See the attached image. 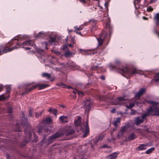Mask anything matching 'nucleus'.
<instances>
[{
    "label": "nucleus",
    "instance_id": "nucleus-62",
    "mask_svg": "<svg viewBox=\"0 0 159 159\" xmlns=\"http://www.w3.org/2000/svg\"><path fill=\"white\" fill-rule=\"evenodd\" d=\"M115 109H112V110H111V112L113 113L115 111Z\"/></svg>",
    "mask_w": 159,
    "mask_h": 159
},
{
    "label": "nucleus",
    "instance_id": "nucleus-46",
    "mask_svg": "<svg viewBox=\"0 0 159 159\" xmlns=\"http://www.w3.org/2000/svg\"><path fill=\"white\" fill-rule=\"evenodd\" d=\"M107 16L108 14H106V15H105V16L103 17L104 19H103V20H106V19H108V17Z\"/></svg>",
    "mask_w": 159,
    "mask_h": 159
},
{
    "label": "nucleus",
    "instance_id": "nucleus-45",
    "mask_svg": "<svg viewBox=\"0 0 159 159\" xmlns=\"http://www.w3.org/2000/svg\"><path fill=\"white\" fill-rule=\"evenodd\" d=\"M153 10V8L150 7H148L147 9V11H152Z\"/></svg>",
    "mask_w": 159,
    "mask_h": 159
},
{
    "label": "nucleus",
    "instance_id": "nucleus-28",
    "mask_svg": "<svg viewBox=\"0 0 159 159\" xmlns=\"http://www.w3.org/2000/svg\"><path fill=\"white\" fill-rule=\"evenodd\" d=\"M42 75L43 77H45L48 79H49L51 77V75L47 73H43Z\"/></svg>",
    "mask_w": 159,
    "mask_h": 159
},
{
    "label": "nucleus",
    "instance_id": "nucleus-3",
    "mask_svg": "<svg viewBox=\"0 0 159 159\" xmlns=\"http://www.w3.org/2000/svg\"><path fill=\"white\" fill-rule=\"evenodd\" d=\"M128 103L126 105V107L128 108H130L134 106V102L129 101V100L125 99L124 97H119L115 101H113L111 102L112 105H121L126 102Z\"/></svg>",
    "mask_w": 159,
    "mask_h": 159
},
{
    "label": "nucleus",
    "instance_id": "nucleus-14",
    "mask_svg": "<svg viewBox=\"0 0 159 159\" xmlns=\"http://www.w3.org/2000/svg\"><path fill=\"white\" fill-rule=\"evenodd\" d=\"M48 85H40L39 84H38L34 86H33V88L30 89V91H31L33 89H34L37 87H39V89H42L45 88L46 87L48 86Z\"/></svg>",
    "mask_w": 159,
    "mask_h": 159
},
{
    "label": "nucleus",
    "instance_id": "nucleus-61",
    "mask_svg": "<svg viewBox=\"0 0 159 159\" xmlns=\"http://www.w3.org/2000/svg\"><path fill=\"white\" fill-rule=\"evenodd\" d=\"M143 18L144 20H147V18H146V17H144V16H143Z\"/></svg>",
    "mask_w": 159,
    "mask_h": 159
},
{
    "label": "nucleus",
    "instance_id": "nucleus-26",
    "mask_svg": "<svg viewBox=\"0 0 159 159\" xmlns=\"http://www.w3.org/2000/svg\"><path fill=\"white\" fill-rule=\"evenodd\" d=\"M154 80L157 82L159 81V73L155 75Z\"/></svg>",
    "mask_w": 159,
    "mask_h": 159
},
{
    "label": "nucleus",
    "instance_id": "nucleus-50",
    "mask_svg": "<svg viewBox=\"0 0 159 159\" xmlns=\"http://www.w3.org/2000/svg\"><path fill=\"white\" fill-rule=\"evenodd\" d=\"M71 43L73 44H75L74 39L73 38H71Z\"/></svg>",
    "mask_w": 159,
    "mask_h": 159
},
{
    "label": "nucleus",
    "instance_id": "nucleus-38",
    "mask_svg": "<svg viewBox=\"0 0 159 159\" xmlns=\"http://www.w3.org/2000/svg\"><path fill=\"white\" fill-rule=\"evenodd\" d=\"M121 63L120 61L118 59H116L115 61V64L116 65H119Z\"/></svg>",
    "mask_w": 159,
    "mask_h": 159
},
{
    "label": "nucleus",
    "instance_id": "nucleus-40",
    "mask_svg": "<svg viewBox=\"0 0 159 159\" xmlns=\"http://www.w3.org/2000/svg\"><path fill=\"white\" fill-rule=\"evenodd\" d=\"M51 51L52 52H53L55 53L57 55H59L60 54V52L59 51H54L52 50Z\"/></svg>",
    "mask_w": 159,
    "mask_h": 159
},
{
    "label": "nucleus",
    "instance_id": "nucleus-51",
    "mask_svg": "<svg viewBox=\"0 0 159 159\" xmlns=\"http://www.w3.org/2000/svg\"><path fill=\"white\" fill-rule=\"evenodd\" d=\"M34 142H37V136L36 135H34Z\"/></svg>",
    "mask_w": 159,
    "mask_h": 159
},
{
    "label": "nucleus",
    "instance_id": "nucleus-31",
    "mask_svg": "<svg viewBox=\"0 0 159 159\" xmlns=\"http://www.w3.org/2000/svg\"><path fill=\"white\" fill-rule=\"evenodd\" d=\"M72 53H71L69 51H67L65 53V56L66 57H70V56L72 55Z\"/></svg>",
    "mask_w": 159,
    "mask_h": 159
},
{
    "label": "nucleus",
    "instance_id": "nucleus-9",
    "mask_svg": "<svg viewBox=\"0 0 159 159\" xmlns=\"http://www.w3.org/2000/svg\"><path fill=\"white\" fill-rule=\"evenodd\" d=\"M81 129L82 130H85L84 133V135H82L83 137L84 138L86 137L88 134L89 132V129L88 125V121H87L85 124L84 125V126L82 127H81Z\"/></svg>",
    "mask_w": 159,
    "mask_h": 159
},
{
    "label": "nucleus",
    "instance_id": "nucleus-10",
    "mask_svg": "<svg viewBox=\"0 0 159 159\" xmlns=\"http://www.w3.org/2000/svg\"><path fill=\"white\" fill-rule=\"evenodd\" d=\"M104 33H102L101 34L99 38H97V40L98 42V46H101L103 43V41L105 38L106 37V36Z\"/></svg>",
    "mask_w": 159,
    "mask_h": 159
},
{
    "label": "nucleus",
    "instance_id": "nucleus-34",
    "mask_svg": "<svg viewBox=\"0 0 159 159\" xmlns=\"http://www.w3.org/2000/svg\"><path fill=\"white\" fill-rule=\"evenodd\" d=\"M103 138V136H98L95 138L96 139H97V141H100L102 140Z\"/></svg>",
    "mask_w": 159,
    "mask_h": 159
},
{
    "label": "nucleus",
    "instance_id": "nucleus-49",
    "mask_svg": "<svg viewBox=\"0 0 159 159\" xmlns=\"http://www.w3.org/2000/svg\"><path fill=\"white\" fill-rule=\"evenodd\" d=\"M79 51H83L84 53L87 52L88 51V50H83L82 49H80L79 50Z\"/></svg>",
    "mask_w": 159,
    "mask_h": 159
},
{
    "label": "nucleus",
    "instance_id": "nucleus-43",
    "mask_svg": "<svg viewBox=\"0 0 159 159\" xmlns=\"http://www.w3.org/2000/svg\"><path fill=\"white\" fill-rule=\"evenodd\" d=\"M33 110L31 108H30L29 111V115L30 117L32 116V112Z\"/></svg>",
    "mask_w": 159,
    "mask_h": 159
},
{
    "label": "nucleus",
    "instance_id": "nucleus-2",
    "mask_svg": "<svg viewBox=\"0 0 159 159\" xmlns=\"http://www.w3.org/2000/svg\"><path fill=\"white\" fill-rule=\"evenodd\" d=\"M17 45L20 47L25 48L26 50L31 49L33 52L37 51L38 52L40 53H42L43 52V50H40L37 48L33 41L31 40L26 41L20 45L17 43Z\"/></svg>",
    "mask_w": 159,
    "mask_h": 159
},
{
    "label": "nucleus",
    "instance_id": "nucleus-8",
    "mask_svg": "<svg viewBox=\"0 0 159 159\" xmlns=\"http://www.w3.org/2000/svg\"><path fill=\"white\" fill-rule=\"evenodd\" d=\"M92 103L89 100H85L83 103V108H85V111L88 112L90 110Z\"/></svg>",
    "mask_w": 159,
    "mask_h": 159
},
{
    "label": "nucleus",
    "instance_id": "nucleus-57",
    "mask_svg": "<svg viewBox=\"0 0 159 159\" xmlns=\"http://www.w3.org/2000/svg\"><path fill=\"white\" fill-rule=\"evenodd\" d=\"M76 33L77 34H80V35H81V33L80 32H77V31H76Z\"/></svg>",
    "mask_w": 159,
    "mask_h": 159
},
{
    "label": "nucleus",
    "instance_id": "nucleus-7",
    "mask_svg": "<svg viewBox=\"0 0 159 159\" xmlns=\"http://www.w3.org/2000/svg\"><path fill=\"white\" fill-rule=\"evenodd\" d=\"M129 127V125L127 124L125 125L122 127L120 130L119 132L117 135V137L118 139H120L123 135L124 133L126 131L127 129Z\"/></svg>",
    "mask_w": 159,
    "mask_h": 159
},
{
    "label": "nucleus",
    "instance_id": "nucleus-18",
    "mask_svg": "<svg viewBox=\"0 0 159 159\" xmlns=\"http://www.w3.org/2000/svg\"><path fill=\"white\" fill-rule=\"evenodd\" d=\"M25 132L26 134V136L27 137H28V139L26 140H24L25 142L27 143L29 142L31 139V134L30 132L27 133V130L26 129L25 130Z\"/></svg>",
    "mask_w": 159,
    "mask_h": 159
},
{
    "label": "nucleus",
    "instance_id": "nucleus-12",
    "mask_svg": "<svg viewBox=\"0 0 159 159\" xmlns=\"http://www.w3.org/2000/svg\"><path fill=\"white\" fill-rule=\"evenodd\" d=\"M145 92V89H141L139 92L136 93L135 98L136 99H139L140 97Z\"/></svg>",
    "mask_w": 159,
    "mask_h": 159
},
{
    "label": "nucleus",
    "instance_id": "nucleus-53",
    "mask_svg": "<svg viewBox=\"0 0 159 159\" xmlns=\"http://www.w3.org/2000/svg\"><path fill=\"white\" fill-rule=\"evenodd\" d=\"M103 97L102 96H100L99 97V98L100 100L101 101H103L104 100V99H103Z\"/></svg>",
    "mask_w": 159,
    "mask_h": 159
},
{
    "label": "nucleus",
    "instance_id": "nucleus-56",
    "mask_svg": "<svg viewBox=\"0 0 159 159\" xmlns=\"http://www.w3.org/2000/svg\"><path fill=\"white\" fill-rule=\"evenodd\" d=\"M67 45V46H69L70 47H73V45L70 44H68Z\"/></svg>",
    "mask_w": 159,
    "mask_h": 159
},
{
    "label": "nucleus",
    "instance_id": "nucleus-6",
    "mask_svg": "<svg viewBox=\"0 0 159 159\" xmlns=\"http://www.w3.org/2000/svg\"><path fill=\"white\" fill-rule=\"evenodd\" d=\"M60 136V134L59 133H56L52 135L50 137L48 140H45L44 138H43V139L42 140V141L41 142V144H42L43 142H44V141H45V143H47L48 144H49L52 143L53 141H54L55 139L57 138H58Z\"/></svg>",
    "mask_w": 159,
    "mask_h": 159
},
{
    "label": "nucleus",
    "instance_id": "nucleus-1",
    "mask_svg": "<svg viewBox=\"0 0 159 159\" xmlns=\"http://www.w3.org/2000/svg\"><path fill=\"white\" fill-rule=\"evenodd\" d=\"M148 102L152 105V106L148 110V113L143 114L142 117H141V118H143V120L144 118L149 115L159 116V109L157 106L158 103L153 101H149Z\"/></svg>",
    "mask_w": 159,
    "mask_h": 159
},
{
    "label": "nucleus",
    "instance_id": "nucleus-17",
    "mask_svg": "<svg viewBox=\"0 0 159 159\" xmlns=\"http://www.w3.org/2000/svg\"><path fill=\"white\" fill-rule=\"evenodd\" d=\"M154 20L156 25H159V12L156 13L155 15Z\"/></svg>",
    "mask_w": 159,
    "mask_h": 159
},
{
    "label": "nucleus",
    "instance_id": "nucleus-4",
    "mask_svg": "<svg viewBox=\"0 0 159 159\" xmlns=\"http://www.w3.org/2000/svg\"><path fill=\"white\" fill-rule=\"evenodd\" d=\"M17 39V37H16L14 39H12L7 44L5 48L4 49H3V50H2V47H1L0 48V55H1L2 53H6L9 52H10L12 51L13 50L17 48V47H16V46H14L12 48H9V47L11 46H12V44L14 43H17V41L16 40Z\"/></svg>",
    "mask_w": 159,
    "mask_h": 159
},
{
    "label": "nucleus",
    "instance_id": "nucleus-15",
    "mask_svg": "<svg viewBox=\"0 0 159 159\" xmlns=\"http://www.w3.org/2000/svg\"><path fill=\"white\" fill-rule=\"evenodd\" d=\"M137 137L136 135L133 133H131L128 137V138H126L125 140L131 141Z\"/></svg>",
    "mask_w": 159,
    "mask_h": 159
},
{
    "label": "nucleus",
    "instance_id": "nucleus-22",
    "mask_svg": "<svg viewBox=\"0 0 159 159\" xmlns=\"http://www.w3.org/2000/svg\"><path fill=\"white\" fill-rule=\"evenodd\" d=\"M120 118H118L117 119L113 121V124L115 127L116 128L118 126V123H120Z\"/></svg>",
    "mask_w": 159,
    "mask_h": 159
},
{
    "label": "nucleus",
    "instance_id": "nucleus-52",
    "mask_svg": "<svg viewBox=\"0 0 159 159\" xmlns=\"http://www.w3.org/2000/svg\"><path fill=\"white\" fill-rule=\"evenodd\" d=\"M3 88V86L2 85L0 84V92L2 91Z\"/></svg>",
    "mask_w": 159,
    "mask_h": 159
},
{
    "label": "nucleus",
    "instance_id": "nucleus-13",
    "mask_svg": "<svg viewBox=\"0 0 159 159\" xmlns=\"http://www.w3.org/2000/svg\"><path fill=\"white\" fill-rule=\"evenodd\" d=\"M119 154V152H115L108 156L107 157V159H115Z\"/></svg>",
    "mask_w": 159,
    "mask_h": 159
},
{
    "label": "nucleus",
    "instance_id": "nucleus-54",
    "mask_svg": "<svg viewBox=\"0 0 159 159\" xmlns=\"http://www.w3.org/2000/svg\"><path fill=\"white\" fill-rule=\"evenodd\" d=\"M78 91L76 90H74L73 92V93L75 94L76 93H78Z\"/></svg>",
    "mask_w": 159,
    "mask_h": 159
},
{
    "label": "nucleus",
    "instance_id": "nucleus-58",
    "mask_svg": "<svg viewBox=\"0 0 159 159\" xmlns=\"http://www.w3.org/2000/svg\"><path fill=\"white\" fill-rule=\"evenodd\" d=\"M107 146L106 145H104L101 147V148H103L107 147Z\"/></svg>",
    "mask_w": 159,
    "mask_h": 159
},
{
    "label": "nucleus",
    "instance_id": "nucleus-64",
    "mask_svg": "<svg viewBox=\"0 0 159 159\" xmlns=\"http://www.w3.org/2000/svg\"><path fill=\"white\" fill-rule=\"evenodd\" d=\"M137 0V2L138 3L140 2V1H141V0Z\"/></svg>",
    "mask_w": 159,
    "mask_h": 159
},
{
    "label": "nucleus",
    "instance_id": "nucleus-37",
    "mask_svg": "<svg viewBox=\"0 0 159 159\" xmlns=\"http://www.w3.org/2000/svg\"><path fill=\"white\" fill-rule=\"evenodd\" d=\"M108 66L109 68L111 69H114L116 68V66H115L111 64H109L108 65Z\"/></svg>",
    "mask_w": 159,
    "mask_h": 159
},
{
    "label": "nucleus",
    "instance_id": "nucleus-42",
    "mask_svg": "<svg viewBox=\"0 0 159 159\" xmlns=\"http://www.w3.org/2000/svg\"><path fill=\"white\" fill-rule=\"evenodd\" d=\"M52 120L50 118H48L45 120V121L48 123H50Z\"/></svg>",
    "mask_w": 159,
    "mask_h": 159
},
{
    "label": "nucleus",
    "instance_id": "nucleus-59",
    "mask_svg": "<svg viewBox=\"0 0 159 159\" xmlns=\"http://www.w3.org/2000/svg\"><path fill=\"white\" fill-rule=\"evenodd\" d=\"M95 29V27H93L92 28H91V30L92 32H93V30H94Z\"/></svg>",
    "mask_w": 159,
    "mask_h": 159
},
{
    "label": "nucleus",
    "instance_id": "nucleus-36",
    "mask_svg": "<svg viewBox=\"0 0 159 159\" xmlns=\"http://www.w3.org/2000/svg\"><path fill=\"white\" fill-rule=\"evenodd\" d=\"M62 49L64 51L68 50L67 45L66 44L63 45Z\"/></svg>",
    "mask_w": 159,
    "mask_h": 159
},
{
    "label": "nucleus",
    "instance_id": "nucleus-47",
    "mask_svg": "<svg viewBox=\"0 0 159 159\" xmlns=\"http://www.w3.org/2000/svg\"><path fill=\"white\" fill-rule=\"evenodd\" d=\"M104 6L105 8H106V10H107L108 7V3L107 2H105L104 3Z\"/></svg>",
    "mask_w": 159,
    "mask_h": 159
},
{
    "label": "nucleus",
    "instance_id": "nucleus-48",
    "mask_svg": "<svg viewBox=\"0 0 159 159\" xmlns=\"http://www.w3.org/2000/svg\"><path fill=\"white\" fill-rule=\"evenodd\" d=\"M136 112V111L131 110V112H130V114L131 115H134L135 114Z\"/></svg>",
    "mask_w": 159,
    "mask_h": 159
},
{
    "label": "nucleus",
    "instance_id": "nucleus-23",
    "mask_svg": "<svg viewBox=\"0 0 159 159\" xmlns=\"http://www.w3.org/2000/svg\"><path fill=\"white\" fill-rule=\"evenodd\" d=\"M46 34V33L44 32H39V34L37 35H35V37H38L40 38H43L44 37V36Z\"/></svg>",
    "mask_w": 159,
    "mask_h": 159
},
{
    "label": "nucleus",
    "instance_id": "nucleus-24",
    "mask_svg": "<svg viewBox=\"0 0 159 159\" xmlns=\"http://www.w3.org/2000/svg\"><path fill=\"white\" fill-rule=\"evenodd\" d=\"M9 97L8 95L6 96L5 94L1 95L0 96V101L3 100L8 98Z\"/></svg>",
    "mask_w": 159,
    "mask_h": 159
},
{
    "label": "nucleus",
    "instance_id": "nucleus-39",
    "mask_svg": "<svg viewBox=\"0 0 159 159\" xmlns=\"http://www.w3.org/2000/svg\"><path fill=\"white\" fill-rule=\"evenodd\" d=\"M42 114V111H41L40 113L36 112L35 114V116L36 117H39V116L41 115Z\"/></svg>",
    "mask_w": 159,
    "mask_h": 159
},
{
    "label": "nucleus",
    "instance_id": "nucleus-19",
    "mask_svg": "<svg viewBox=\"0 0 159 159\" xmlns=\"http://www.w3.org/2000/svg\"><path fill=\"white\" fill-rule=\"evenodd\" d=\"M147 145L148 144H141L137 147V149L139 151L145 150L146 149Z\"/></svg>",
    "mask_w": 159,
    "mask_h": 159
},
{
    "label": "nucleus",
    "instance_id": "nucleus-21",
    "mask_svg": "<svg viewBox=\"0 0 159 159\" xmlns=\"http://www.w3.org/2000/svg\"><path fill=\"white\" fill-rule=\"evenodd\" d=\"M75 124L77 127H80V117H79L77 120L75 121Z\"/></svg>",
    "mask_w": 159,
    "mask_h": 159
},
{
    "label": "nucleus",
    "instance_id": "nucleus-20",
    "mask_svg": "<svg viewBox=\"0 0 159 159\" xmlns=\"http://www.w3.org/2000/svg\"><path fill=\"white\" fill-rule=\"evenodd\" d=\"M61 121L63 123H66L67 122L68 117L66 116H61L59 118Z\"/></svg>",
    "mask_w": 159,
    "mask_h": 159
},
{
    "label": "nucleus",
    "instance_id": "nucleus-44",
    "mask_svg": "<svg viewBox=\"0 0 159 159\" xmlns=\"http://www.w3.org/2000/svg\"><path fill=\"white\" fill-rule=\"evenodd\" d=\"M77 93L79 96H80L81 97H82L83 95V93L81 91H78V92Z\"/></svg>",
    "mask_w": 159,
    "mask_h": 159
},
{
    "label": "nucleus",
    "instance_id": "nucleus-60",
    "mask_svg": "<svg viewBox=\"0 0 159 159\" xmlns=\"http://www.w3.org/2000/svg\"><path fill=\"white\" fill-rule=\"evenodd\" d=\"M101 79L103 80H104L105 79V77L104 76H101Z\"/></svg>",
    "mask_w": 159,
    "mask_h": 159
},
{
    "label": "nucleus",
    "instance_id": "nucleus-11",
    "mask_svg": "<svg viewBox=\"0 0 159 159\" xmlns=\"http://www.w3.org/2000/svg\"><path fill=\"white\" fill-rule=\"evenodd\" d=\"M22 115L24 117V119L22 120L21 124L24 126L25 128L26 127L29 130L30 128V126L29 124L27 122L26 119L25 118V115L23 113H22Z\"/></svg>",
    "mask_w": 159,
    "mask_h": 159
},
{
    "label": "nucleus",
    "instance_id": "nucleus-63",
    "mask_svg": "<svg viewBox=\"0 0 159 159\" xmlns=\"http://www.w3.org/2000/svg\"><path fill=\"white\" fill-rule=\"evenodd\" d=\"M40 132H41V130L39 129V130H38V132L39 133H40Z\"/></svg>",
    "mask_w": 159,
    "mask_h": 159
},
{
    "label": "nucleus",
    "instance_id": "nucleus-29",
    "mask_svg": "<svg viewBox=\"0 0 159 159\" xmlns=\"http://www.w3.org/2000/svg\"><path fill=\"white\" fill-rule=\"evenodd\" d=\"M6 92L9 93L10 92L11 89V85H7L6 86Z\"/></svg>",
    "mask_w": 159,
    "mask_h": 159
},
{
    "label": "nucleus",
    "instance_id": "nucleus-32",
    "mask_svg": "<svg viewBox=\"0 0 159 159\" xmlns=\"http://www.w3.org/2000/svg\"><path fill=\"white\" fill-rule=\"evenodd\" d=\"M145 102H146V101H145V102H136V104L138 106L140 107V106H142V104H144L145 103Z\"/></svg>",
    "mask_w": 159,
    "mask_h": 159
},
{
    "label": "nucleus",
    "instance_id": "nucleus-27",
    "mask_svg": "<svg viewBox=\"0 0 159 159\" xmlns=\"http://www.w3.org/2000/svg\"><path fill=\"white\" fill-rule=\"evenodd\" d=\"M155 149V148H152L149 149L147 150L145 153L147 154H149L152 152Z\"/></svg>",
    "mask_w": 159,
    "mask_h": 159
},
{
    "label": "nucleus",
    "instance_id": "nucleus-41",
    "mask_svg": "<svg viewBox=\"0 0 159 159\" xmlns=\"http://www.w3.org/2000/svg\"><path fill=\"white\" fill-rule=\"evenodd\" d=\"M58 85L59 86L62 88H65L66 87V86L62 83H60L59 84H58Z\"/></svg>",
    "mask_w": 159,
    "mask_h": 159
},
{
    "label": "nucleus",
    "instance_id": "nucleus-55",
    "mask_svg": "<svg viewBox=\"0 0 159 159\" xmlns=\"http://www.w3.org/2000/svg\"><path fill=\"white\" fill-rule=\"evenodd\" d=\"M156 1V0H150L149 3H152Z\"/></svg>",
    "mask_w": 159,
    "mask_h": 159
},
{
    "label": "nucleus",
    "instance_id": "nucleus-5",
    "mask_svg": "<svg viewBox=\"0 0 159 159\" xmlns=\"http://www.w3.org/2000/svg\"><path fill=\"white\" fill-rule=\"evenodd\" d=\"M120 72L121 73L126 74L129 76H131L134 74L138 73L136 69H134L132 70H130L127 68L121 69L120 70Z\"/></svg>",
    "mask_w": 159,
    "mask_h": 159
},
{
    "label": "nucleus",
    "instance_id": "nucleus-30",
    "mask_svg": "<svg viewBox=\"0 0 159 159\" xmlns=\"http://www.w3.org/2000/svg\"><path fill=\"white\" fill-rule=\"evenodd\" d=\"M98 142L97 139H93L92 140V143L93 144L92 146V147H93V145H96Z\"/></svg>",
    "mask_w": 159,
    "mask_h": 159
},
{
    "label": "nucleus",
    "instance_id": "nucleus-35",
    "mask_svg": "<svg viewBox=\"0 0 159 159\" xmlns=\"http://www.w3.org/2000/svg\"><path fill=\"white\" fill-rule=\"evenodd\" d=\"M75 30L77 31V30H82L83 29V27H78L77 26H76L74 27Z\"/></svg>",
    "mask_w": 159,
    "mask_h": 159
},
{
    "label": "nucleus",
    "instance_id": "nucleus-25",
    "mask_svg": "<svg viewBox=\"0 0 159 159\" xmlns=\"http://www.w3.org/2000/svg\"><path fill=\"white\" fill-rule=\"evenodd\" d=\"M49 111L50 112H52L53 114L56 115L57 113V111L56 109H52V108H50L49 110Z\"/></svg>",
    "mask_w": 159,
    "mask_h": 159
},
{
    "label": "nucleus",
    "instance_id": "nucleus-33",
    "mask_svg": "<svg viewBox=\"0 0 159 159\" xmlns=\"http://www.w3.org/2000/svg\"><path fill=\"white\" fill-rule=\"evenodd\" d=\"M49 42L51 43L54 42L55 41V38H54L50 37L49 39Z\"/></svg>",
    "mask_w": 159,
    "mask_h": 159
},
{
    "label": "nucleus",
    "instance_id": "nucleus-16",
    "mask_svg": "<svg viewBox=\"0 0 159 159\" xmlns=\"http://www.w3.org/2000/svg\"><path fill=\"white\" fill-rule=\"evenodd\" d=\"M134 122L137 125H139L143 122V118L140 117H136L134 120Z\"/></svg>",
    "mask_w": 159,
    "mask_h": 159
}]
</instances>
